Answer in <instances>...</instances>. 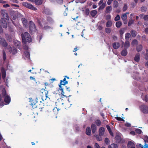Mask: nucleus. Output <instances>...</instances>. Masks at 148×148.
<instances>
[{
    "instance_id": "4be33fe9",
    "label": "nucleus",
    "mask_w": 148,
    "mask_h": 148,
    "mask_svg": "<svg viewBox=\"0 0 148 148\" xmlns=\"http://www.w3.org/2000/svg\"><path fill=\"white\" fill-rule=\"evenodd\" d=\"M140 55L139 53H138L136 54L134 58V60L135 61L137 62H138L139 61L140 59Z\"/></svg>"
},
{
    "instance_id": "a211bd4d",
    "label": "nucleus",
    "mask_w": 148,
    "mask_h": 148,
    "mask_svg": "<svg viewBox=\"0 0 148 148\" xmlns=\"http://www.w3.org/2000/svg\"><path fill=\"white\" fill-rule=\"evenodd\" d=\"M127 147L128 148H132L135 147V144L132 141L128 142L127 145Z\"/></svg>"
},
{
    "instance_id": "6ab92c4d",
    "label": "nucleus",
    "mask_w": 148,
    "mask_h": 148,
    "mask_svg": "<svg viewBox=\"0 0 148 148\" xmlns=\"http://www.w3.org/2000/svg\"><path fill=\"white\" fill-rule=\"evenodd\" d=\"M21 21L23 25H24L25 27H27V19L25 18H21Z\"/></svg>"
},
{
    "instance_id": "ddd939ff",
    "label": "nucleus",
    "mask_w": 148,
    "mask_h": 148,
    "mask_svg": "<svg viewBox=\"0 0 148 148\" xmlns=\"http://www.w3.org/2000/svg\"><path fill=\"white\" fill-rule=\"evenodd\" d=\"M91 128L92 133L94 134L97 129V127L96 125L95 124L92 123L91 125Z\"/></svg>"
},
{
    "instance_id": "b1692460",
    "label": "nucleus",
    "mask_w": 148,
    "mask_h": 148,
    "mask_svg": "<svg viewBox=\"0 0 148 148\" xmlns=\"http://www.w3.org/2000/svg\"><path fill=\"white\" fill-rule=\"evenodd\" d=\"M136 32L133 30H131L130 31L131 35L133 37H135L136 36Z\"/></svg>"
},
{
    "instance_id": "39448f33",
    "label": "nucleus",
    "mask_w": 148,
    "mask_h": 148,
    "mask_svg": "<svg viewBox=\"0 0 148 148\" xmlns=\"http://www.w3.org/2000/svg\"><path fill=\"white\" fill-rule=\"evenodd\" d=\"M36 100H33L31 101V105L34 108L37 107V104H38L40 102H41V99H40V98H39V99L37 98Z\"/></svg>"
},
{
    "instance_id": "49530a36",
    "label": "nucleus",
    "mask_w": 148,
    "mask_h": 148,
    "mask_svg": "<svg viewBox=\"0 0 148 148\" xmlns=\"http://www.w3.org/2000/svg\"><path fill=\"white\" fill-rule=\"evenodd\" d=\"M25 56L26 58H30V54L29 52L26 51L25 52Z\"/></svg>"
},
{
    "instance_id": "9b49d317",
    "label": "nucleus",
    "mask_w": 148,
    "mask_h": 148,
    "mask_svg": "<svg viewBox=\"0 0 148 148\" xmlns=\"http://www.w3.org/2000/svg\"><path fill=\"white\" fill-rule=\"evenodd\" d=\"M9 52L10 53H12L13 55L15 54L17 52V49H16L14 48L12 49L11 47H10L9 49Z\"/></svg>"
},
{
    "instance_id": "4d7b16f0",
    "label": "nucleus",
    "mask_w": 148,
    "mask_h": 148,
    "mask_svg": "<svg viewBox=\"0 0 148 148\" xmlns=\"http://www.w3.org/2000/svg\"><path fill=\"white\" fill-rule=\"evenodd\" d=\"M37 21L38 23V24L40 26H42V25L41 23V21L40 19H39L38 18H37Z\"/></svg>"
},
{
    "instance_id": "a878e982",
    "label": "nucleus",
    "mask_w": 148,
    "mask_h": 148,
    "mask_svg": "<svg viewBox=\"0 0 148 148\" xmlns=\"http://www.w3.org/2000/svg\"><path fill=\"white\" fill-rule=\"evenodd\" d=\"M118 146L116 144H112L111 145H109L108 148H118Z\"/></svg>"
},
{
    "instance_id": "f704fd0d",
    "label": "nucleus",
    "mask_w": 148,
    "mask_h": 148,
    "mask_svg": "<svg viewBox=\"0 0 148 148\" xmlns=\"http://www.w3.org/2000/svg\"><path fill=\"white\" fill-rule=\"evenodd\" d=\"M112 23L110 21H107L106 23V26L107 27H111L112 26Z\"/></svg>"
},
{
    "instance_id": "20e7f679",
    "label": "nucleus",
    "mask_w": 148,
    "mask_h": 148,
    "mask_svg": "<svg viewBox=\"0 0 148 148\" xmlns=\"http://www.w3.org/2000/svg\"><path fill=\"white\" fill-rule=\"evenodd\" d=\"M22 5L25 7L30 9L31 10L36 11L37 10V9L31 3L28 2H23L22 3Z\"/></svg>"
},
{
    "instance_id": "423d86ee",
    "label": "nucleus",
    "mask_w": 148,
    "mask_h": 148,
    "mask_svg": "<svg viewBox=\"0 0 148 148\" xmlns=\"http://www.w3.org/2000/svg\"><path fill=\"white\" fill-rule=\"evenodd\" d=\"M1 13L2 16L7 21L9 20V17L6 10H1Z\"/></svg>"
},
{
    "instance_id": "6e6552de",
    "label": "nucleus",
    "mask_w": 148,
    "mask_h": 148,
    "mask_svg": "<svg viewBox=\"0 0 148 148\" xmlns=\"http://www.w3.org/2000/svg\"><path fill=\"white\" fill-rule=\"evenodd\" d=\"M115 139L116 143H124L125 142V140L122 139L121 137L119 135H117L115 136Z\"/></svg>"
},
{
    "instance_id": "6e6d98bb",
    "label": "nucleus",
    "mask_w": 148,
    "mask_h": 148,
    "mask_svg": "<svg viewBox=\"0 0 148 148\" xmlns=\"http://www.w3.org/2000/svg\"><path fill=\"white\" fill-rule=\"evenodd\" d=\"M127 6L126 4H124V6L123 8V11H125L127 9Z\"/></svg>"
},
{
    "instance_id": "0e129e2a",
    "label": "nucleus",
    "mask_w": 148,
    "mask_h": 148,
    "mask_svg": "<svg viewBox=\"0 0 148 148\" xmlns=\"http://www.w3.org/2000/svg\"><path fill=\"white\" fill-rule=\"evenodd\" d=\"M64 87H65L66 88V89L67 91H69V92H70V90H69V89H70L69 87H68L67 86H66L64 85Z\"/></svg>"
},
{
    "instance_id": "bf43d9fd",
    "label": "nucleus",
    "mask_w": 148,
    "mask_h": 148,
    "mask_svg": "<svg viewBox=\"0 0 148 148\" xmlns=\"http://www.w3.org/2000/svg\"><path fill=\"white\" fill-rule=\"evenodd\" d=\"M143 19L145 21H148V15H144L143 17Z\"/></svg>"
},
{
    "instance_id": "09e8293b",
    "label": "nucleus",
    "mask_w": 148,
    "mask_h": 148,
    "mask_svg": "<svg viewBox=\"0 0 148 148\" xmlns=\"http://www.w3.org/2000/svg\"><path fill=\"white\" fill-rule=\"evenodd\" d=\"M106 6L105 4L104 3H103L102 5L99 7V9L100 10H102Z\"/></svg>"
},
{
    "instance_id": "c03bdc74",
    "label": "nucleus",
    "mask_w": 148,
    "mask_h": 148,
    "mask_svg": "<svg viewBox=\"0 0 148 148\" xmlns=\"http://www.w3.org/2000/svg\"><path fill=\"white\" fill-rule=\"evenodd\" d=\"M104 141L105 143L107 145H108L110 143V140L108 138H106L105 139Z\"/></svg>"
},
{
    "instance_id": "7ed1b4c3",
    "label": "nucleus",
    "mask_w": 148,
    "mask_h": 148,
    "mask_svg": "<svg viewBox=\"0 0 148 148\" xmlns=\"http://www.w3.org/2000/svg\"><path fill=\"white\" fill-rule=\"evenodd\" d=\"M29 32L31 34H33L36 30L35 25L33 22L30 21L29 23Z\"/></svg>"
},
{
    "instance_id": "ea45409f",
    "label": "nucleus",
    "mask_w": 148,
    "mask_h": 148,
    "mask_svg": "<svg viewBox=\"0 0 148 148\" xmlns=\"http://www.w3.org/2000/svg\"><path fill=\"white\" fill-rule=\"evenodd\" d=\"M138 43V41L136 39H134L133 40L131 43V44L133 46L135 45H137Z\"/></svg>"
},
{
    "instance_id": "e433bc0d",
    "label": "nucleus",
    "mask_w": 148,
    "mask_h": 148,
    "mask_svg": "<svg viewBox=\"0 0 148 148\" xmlns=\"http://www.w3.org/2000/svg\"><path fill=\"white\" fill-rule=\"evenodd\" d=\"M122 23L120 21H119L116 23V26L117 28H119L122 25Z\"/></svg>"
},
{
    "instance_id": "79ce46f5",
    "label": "nucleus",
    "mask_w": 148,
    "mask_h": 148,
    "mask_svg": "<svg viewBox=\"0 0 148 148\" xmlns=\"http://www.w3.org/2000/svg\"><path fill=\"white\" fill-rule=\"evenodd\" d=\"M144 141L145 142L144 146H146V145H147L146 143H148V136H145L144 137Z\"/></svg>"
},
{
    "instance_id": "473e14b6",
    "label": "nucleus",
    "mask_w": 148,
    "mask_h": 148,
    "mask_svg": "<svg viewBox=\"0 0 148 148\" xmlns=\"http://www.w3.org/2000/svg\"><path fill=\"white\" fill-rule=\"evenodd\" d=\"M97 12L96 10H94L91 11L90 14L92 17H94L97 14Z\"/></svg>"
},
{
    "instance_id": "393cba45",
    "label": "nucleus",
    "mask_w": 148,
    "mask_h": 148,
    "mask_svg": "<svg viewBox=\"0 0 148 148\" xmlns=\"http://www.w3.org/2000/svg\"><path fill=\"white\" fill-rule=\"evenodd\" d=\"M1 73L2 75V77L3 79H5L6 77V72L5 69L2 70Z\"/></svg>"
},
{
    "instance_id": "7c9ffc66",
    "label": "nucleus",
    "mask_w": 148,
    "mask_h": 148,
    "mask_svg": "<svg viewBox=\"0 0 148 148\" xmlns=\"http://www.w3.org/2000/svg\"><path fill=\"white\" fill-rule=\"evenodd\" d=\"M36 1L35 4L37 5H40L42 3L43 0H36Z\"/></svg>"
},
{
    "instance_id": "13d9d810",
    "label": "nucleus",
    "mask_w": 148,
    "mask_h": 148,
    "mask_svg": "<svg viewBox=\"0 0 148 148\" xmlns=\"http://www.w3.org/2000/svg\"><path fill=\"white\" fill-rule=\"evenodd\" d=\"M133 21L132 20H130L129 21L128 23V26H130L133 23Z\"/></svg>"
},
{
    "instance_id": "603ef678",
    "label": "nucleus",
    "mask_w": 148,
    "mask_h": 148,
    "mask_svg": "<svg viewBox=\"0 0 148 148\" xmlns=\"http://www.w3.org/2000/svg\"><path fill=\"white\" fill-rule=\"evenodd\" d=\"M120 19V17L119 14H117L116 16L114 18V20L115 21H117L119 20Z\"/></svg>"
},
{
    "instance_id": "72a5a7b5",
    "label": "nucleus",
    "mask_w": 148,
    "mask_h": 148,
    "mask_svg": "<svg viewBox=\"0 0 148 148\" xmlns=\"http://www.w3.org/2000/svg\"><path fill=\"white\" fill-rule=\"evenodd\" d=\"M130 46V42L128 40H127L125 42L124 45V47L125 48H127L129 47Z\"/></svg>"
},
{
    "instance_id": "9d476101",
    "label": "nucleus",
    "mask_w": 148,
    "mask_h": 148,
    "mask_svg": "<svg viewBox=\"0 0 148 148\" xmlns=\"http://www.w3.org/2000/svg\"><path fill=\"white\" fill-rule=\"evenodd\" d=\"M5 19L2 18L1 19V24L3 28H6L7 27V22Z\"/></svg>"
},
{
    "instance_id": "f8f14e48",
    "label": "nucleus",
    "mask_w": 148,
    "mask_h": 148,
    "mask_svg": "<svg viewBox=\"0 0 148 148\" xmlns=\"http://www.w3.org/2000/svg\"><path fill=\"white\" fill-rule=\"evenodd\" d=\"M105 131V129L104 127H101L99 130V135L101 136H103Z\"/></svg>"
},
{
    "instance_id": "69168bd1",
    "label": "nucleus",
    "mask_w": 148,
    "mask_h": 148,
    "mask_svg": "<svg viewBox=\"0 0 148 148\" xmlns=\"http://www.w3.org/2000/svg\"><path fill=\"white\" fill-rule=\"evenodd\" d=\"M113 0H108L107 1V4L108 5H110L111 4L112 1Z\"/></svg>"
},
{
    "instance_id": "c9c22d12",
    "label": "nucleus",
    "mask_w": 148,
    "mask_h": 148,
    "mask_svg": "<svg viewBox=\"0 0 148 148\" xmlns=\"http://www.w3.org/2000/svg\"><path fill=\"white\" fill-rule=\"evenodd\" d=\"M142 49V46L141 45H138L136 47V50L137 51L139 52Z\"/></svg>"
},
{
    "instance_id": "5701e85b",
    "label": "nucleus",
    "mask_w": 148,
    "mask_h": 148,
    "mask_svg": "<svg viewBox=\"0 0 148 148\" xmlns=\"http://www.w3.org/2000/svg\"><path fill=\"white\" fill-rule=\"evenodd\" d=\"M127 51L126 49L123 50L121 52V55L123 56H126L127 54Z\"/></svg>"
},
{
    "instance_id": "58836bf2",
    "label": "nucleus",
    "mask_w": 148,
    "mask_h": 148,
    "mask_svg": "<svg viewBox=\"0 0 148 148\" xmlns=\"http://www.w3.org/2000/svg\"><path fill=\"white\" fill-rule=\"evenodd\" d=\"M125 29L124 28H121L119 31V33L121 36H122L124 34Z\"/></svg>"
},
{
    "instance_id": "052dcab7",
    "label": "nucleus",
    "mask_w": 148,
    "mask_h": 148,
    "mask_svg": "<svg viewBox=\"0 0 148 148\" xmlns=\"http://www.w3.org/2000/svg\"><path fill=\"white\" fill-rule=\"evenodd\" d=\"M42 36V35H38L37 36V38L39 40V41L41 39Z\"/></svg>"
},
{
    "instance_id": "8fccbe9b",
    "label": "nucleus",
    "mask_w": 148,
    "mask_h": 148,
    "mask_svg": "<svg viewBox=\"0 0 148 148\" xmlns=\"http://www.w3.org/2000/svg\"><path fill=\"white\" fill-rule=\"evenodd\" d=\"M111 18V16L110 14H108L106 16V19L107 20L110 19Z\"/></svg>"
},
{
    "instance_id": "de8ad7c7",
    "label": "nucleus",
    "mask_w": 148,
    "mask_h": 148,
    "mask_svg": "<svg viewBox=\"0 0 148 148\" xmlns=\"http://www.w3.org/2000/svg\"><path fill=\"white\" fill-rule=\"evenodd\" d=\"M105 31L107 34H110L111 32V29L110 28H106Z\"/></svg>"
},
{
    "instance_id": "e2e57ef3",
    "label": "nucleus",
    "mask_w": 148,
    "mask_h": 148,
    "mask_svg": "<svg viewBox=\"0 0 148 148\" xmlns=\"http://www.w3.org/2000/svg\"><path fill=\"white\" fill-rule=\"evenodd\" d=\"M50 28H51V27L50 26H49L48 25H47V26H45L43 28L45 29H50Z\"/></svg>"
},
{
    "instance_id": "0eeeda50",
    "label": "nucleus",
    "mask_w": 148,
    "mask_h": 148,
    "mask_svg": "<svg viewBox=\"0 0 148 148\" xmlns=\"http://www.w3.org/2000/svg\"><path fill=\"white\" fill-rule=\"evenodd\" d=\"M0 43L3 47H5L8 45V43L5 39L0 35Z\"/></svg>"
},
{
    "instance_id": "1a4fd4ad",
    "label": "nucleus",
    "mask_w": 148,
    "mask_h": 148,
    "mask_svg": "<svg viewBox=\"0 0 148 148\" xmlns=\"http://www.w3.org/2000/svg\"><path fill=\"white\" fill-rule=\"evenodd\" d=\"M142 111L145 114L148 113V107L145 105H142L140 106Z\"/></svg>"
},
{
    "instance_id": "2eb2a0df",
    "label": "nucleus",
    "mask_w": 148,
    "mask_h": 148,
    "mask_svg": "<svg viewBox=\"0 0 148 148\" xmlns=\"http://www.w3.org/2000/svg\"><path fill=\"white\" fill-rule=\"evenodd\" d=\"M120 46V44L119 42H114L112 44V46L113 48L116 49L119 48Z\"/></svg>"
},
{
    "instance_id": "f3484780",
    "label": "nucleus",
    "mask_w": 148,
    "mask_h": 148,
    "mask_svg": "<svg viewBox=\"0 0 148 148\" xmlns=\"http://www.w3.org/2000/svg\"><path fill=\"white\" fill-rule=\"evenodd\" d=\"M14 45L16 47L19 48L21 45V43L19 41L15 40L14 41Z\"/></svg>"
},
{
    "instance_id": "412c9836",
    "label": "nucleus",
    "mask_w": 148,
    "mask_h": 148,
    "mask_svg": "<svg viewBox=\"0 0 148 148\" xmlns=\"http://www.w3.org/2000/svg\"><path fill=\"white\" fill-rule=\"evenodd\" d=\"M112 10V7L111 6H108L106 8L105 12L107 14L110 13Z\"/></svg>"
},
{
    "instance_id": "bb28decb",
    "label": "nucleus",
    "mask_w": 148,
    "mask_h": 148,
    "mask_svg": "<svg viewBox=\"0 0 148 148\" xmlns=\"http://www.w3.org/2000/svg\"><path fill=\"white\" fill-rule=\"evenodd\" d=\"M118 6L119 3L116 0L114 1L113 4V7L114 8H117L118 7Z\"/></svg>"
},
{
    "instance_id": "5fc2aeb1",
    "label": "nucleus",
    "mask_w": 148,
    "mask_h": 148,
    "mask_svg": "<svg viewBox=\"0 0 148 148\" xmlns=\"http://www.w3.org/2000/svg\"><path fill=\"white\" fill-rule=\"evenodd\" d=\"M136 132L138 134H140L142 132V131L141 130H140V129H137L135 130Z\"/></svg>"
},
{
    "instance_id": "338daca9",
    "label": "nucleus",
    "mask_w": 148,
    "mask_h": 148,
    "mask_svg": "<svg viewBox=\"0 0 148 148\" xmlns=\"http://www.w3.org/2000/svg\"><path fill=\"white\" fill-rule=\"evenodd\" d=\"M112 38H113V39L114 40H116L117 39V36H115V35L113 36Z\"/></svg>"
},
{
    "instance_id": "37998d69",
    "label": "nucleus",
    "mask_w": 148,
    "mask_h": 148,
    "mask_svg": "<svg viewBox=\"0 0 148 148\" xmlns=\"http://www.w3.org/2000/svg\"><path fill=\"white\" fill-rule=\"evenodd\" d=\"M6 90L5 89H3V90L2 92V95L3 97H5L6 95Z\"/></svg>"
},
{
    "instance_id": "a19ab883",
    "label": "nucleus",
    "mask_w": 148,
    "mask_h": 148,
    "mask_svg": "<svg viewBox=\"0 0 148 148\" xmlns=\"http://www.w3.org/2000/svg\"><path fill=\"white\" fill-rule=\"evenodd\" d=\"M95 123L97 126H99L101 125V122L100 120L97 119L95 121Z\"/></svg>"
},
{
    "instance_id": "4c0bfd02",
    "label": "nucleus",
    "mask_w": 148,
    "mask_h": 148,
    "mask_svg": "<svg viewBox=\"0 0 148 148\" xmlns=\"http://www.w3.org/2000/svg\"><path fill=\"white\" fill-rule=\"evenodd\" d=\"M147 10V8L145 6H143L140 8L141 11L143 12H146Z\"/></svg>"
},
{
    "instance_id": "3c124183",
    "label": "nucleus",
    "mask_w": 148,
    "mask_h": 148,
    "mask_svg": "<svg viewBox=\"0 0 148 148\" xmlns=\"http://www.w3.org/2000/svg\"><path fill=\"white\" fill-rule=\"evenodd\" d=\"M90 13V10L88 8H86L85 10V13L86 15H88Z\"/></svg>"
},
{
    "instance_id": "f257e3e1",
    "label": "nucleus",
    "mask_w": 148,
    "mask_h": 148,
    "mask_svg": "<svg viewBox=\"0 0 148 148\" xmlns=\"http://www.w3.org/2000/svg\"><path fill=\"white\" fill-rule=\"evenodd\" d=\"M22 42L26 44L27 42H30L32 41V38L29 33L27 32L21 34Z\"/></svg>"
},
{
    "instance_id": "a18cd8bd",
    "label": "nucleus",
    "mask_w": 148,
    "mask_h": 148,
    "mask_svg": "<svg viewBox=\"0 0 148 148\" xmlns=\"http://www.w3.org/2000/svg\"><path fill=\"white\" fill-rule=\"evenodd\" d=\"M3 59L4 61H5L6 59V54L5 51L4 50H3Z\"/></svg>"
},
{
    "instance_id": "f03ea898",
    "label": "nucleus",
    "mask_w": 148,
    "mask_h": 148,
    "mask_svg": "<svg viewBox=\"0 0 148 148\" xmlns=\"http://www.w3.org/2000/svg\"><path fill=\"white\" fill-rule=\"evenodd\" d=\"M68 83V82L66 81V77L64 78L63 80H61L60 81V84H59V89L61 91V93L62 96L64 97H67L64 95V85Z\"/></svg>"
},
{
    "instance_id": "aec40b11",
    "label": "nucleus",
    "mask_w": 148,
    "mask_h": 148,
    "mask_svg": "<svg viewBox=\"0 0 148 148\" xmlns=\"http://www.w3.org/2000/svg\"><path fill=\"white\" fill-rule=\"evenodd\" d=\"M106 127L110 135L112 136H113L114 134L112 132L110 126L109 125H106Z\"/></svg>"
},
{
    "instance_id": "864d4df0",
    "label": "nucleus",
    "mask_w": 148,
    "mask_h": 148,
    "mask_svg": "<svg viewBox=\"0 0 148 148\" xmlns=\"http://www.w3.org/2000/svg\"><path fill=\"white\" fill-rule=\"evenodd\" d=\"M115 118L116 119L119 121H124L125 120H123V119H122V118H121L120 117H115Z\"/></svg>"
},
{
    "instance_id": "2f4dec72",
    "label": "nucleus",
    "mask_w": 148,
    "mask_h": 148,
    "mask_svg": "<svg viewBox=\"0 0 148 148\" xmlns=\"http://www.w3.org/2000/svg\"><path fill=\"white\" fill-rule=\"evenodd\" d=\"M128 13H125L123 14L121 16L122 19L123 21H125L127 19V14H128Z\"/></svg>"
},
{
    "instance_id": "c756f323",
    "label": "nucleus",
    "mask_w": 148,
    "mask_h": 148,
    "mask_svg": "<svg viewBox=\"0 0 148 148\" xmlns=\"http://www.w3.org/2000/svg\"><path fill=\"white\" fill-rule=\"evenodd\" d=\"M131 37V34L128 33H126L125 34V39L126 40H129V38Z\"/></svg>"
},
{
    "instance_id": "4468645a",
    "label": "nucleus",
    "mask_w": 148,
    "mask_h": 148,
    "mask_svg": "<svg viewBox=\"0 0 148 148\" xmlns=\"http://www.w3.org/2000/svg\"><path fill=\"white\" fill-rule=\"evenodd\" d=\"M11 99L10 97L7 95L5 97L4 99V101L5 103L7 104H9L10 101Z\"/></svg>"
},
{
    "instance_id": "774afa93",
    "label": "nucleus",
    "mask_w": 148,
    "mask_h": 148,
    "mask_svg": "<svg viewBox=\"0 0 148 148\" xmlns=\"http://www.w3.org/2000/svg\"><path fill=\"white\" fill-rule=\"evenodd\" d=\"M3 6L4 7V8H7V7H9L10 6V5L8 4H4L3 5Z\"/></svg>"
},
{
    "instance_id": "dca6fc26",
    "label": "nucleus",
    "mask_w": 148,
    "mask_h": 148,
    "mask_svg": "<svg viewBox=\"0 0 148 148\" xmlns=\"http://www.w3.org/2000/svg\"><path fill=\"white\" fill-rule=\"evenodd\" d=\"M91 130L90 127H87L86 129V134L88 136H90L91 135Z\"/></svg>"
},
{
    "instance_id": "cd10ccee",
    "label": "nucleus",
    "mask_w": 148,
    "mask_h": 148,
    "mask_svg": "<svg viewBox=\"0 0 148 148\" xmlns=\"http://www.w3.org/2000/svg\"><path fill=\"white\" fill-rule=\"evenodd\" d=\"M44 12L45 14L48 15H51V14L49 10L47 8L45 9L44 10Z\"/></svg>"
},
{
    "instance_id": "c85d7f7f",
    "label": "nucleus",
    "mask_w": 148,
    "mask_h": 148,
    "mask_svg": "<svg viewBox=\"0 0 148 148\" xmlns=\"http://www.w3.org/2000/svg\"><path fill=\"white\" fill-rule=\"evenodd\" d=\"M102 136L99 135H95V136L96 138V139L98 141H101L102 140V138L101 137Z\"/></svg>"
},
{
    "instance_id": "680f3d73",
    "label": "nucleus",
    "mask_w": 148,
    "mask_h": 148,
    "mask_svg": "<svg viewBox=\"0 0 148 148\" xmlns=\"http://www.w3.org/2000/svg\"><path fill=\"white\" fill-rule=\"evenodd\" d=\"M95 148H100V146L97 143H95Z\"/></svg>"
}]
</instances>
